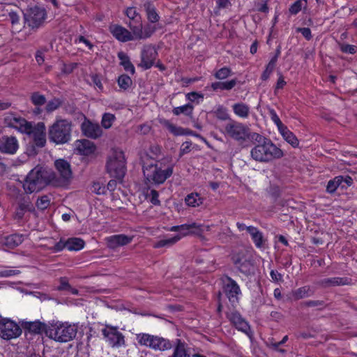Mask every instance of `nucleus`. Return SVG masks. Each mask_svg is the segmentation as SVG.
Instances as JSON below:
<instances>
[{"label":"nucleus","instance_id":"obj_1","mask_svg":"<svg viewBox=\"0 0 357 357\" xmlns=\"http://www.w3.org/2000/svg\"><path fill=\"white\" fill-rule=\"evenodd\" d=\"M210 229V225H199L196 222L181 225V229H179L178 234L168 238L160 240L155 244L154 247L156 248L169 247L175 244L183 236L189 234L201 236L204 231H208Z\"/></svg>","mask_w":357,"mask_h":357},{"label":"nucleus","instance_id":"obj_2","mask_svg":"<svg viewBox=\"0 0 357 357\" xmlns=\"http://www.w3.org/2000/svg\"><path fill=\"white\" fill-rule=\"evenodd\" d=\"M77 333V325L56 321L48 325L46 335L56 342H67L75 338Z\"/></svg>","mask_w":357,"mask_h":357},{"label":"nucleus","instance_id":"obj_3","mask_svg":"<svg viewBox=\"0 0 357 357\" xmlns=\"http://www.w3.org/2000/svg\"><path fill=\"white\" fill-rule=\"evenodd\" d=\"M251 157L258 162H269L283 156L282 151L269 139L255 145L250 151Z\"/></svg>","mask_w":357,"mask_h":357},{"label":"nucleus","instance_id":"obj_4","mask_svg":"<svg viewBox=\"0 0 357 357\" xmlns=\"http://www.w3.org/2000/svg\"><path fill=\"white\" fill-rule=\"evenodd\" d=\"M72 123L70 121L56 119L49 127L48 137L50 142L56 144L68 143L71 139Z\"/></svg>","mask_w":357,"mask_h":357},{"label":"nucleus","instance_id":"obj_5","mask_svg":"<svg viewBox=\"0 0 357 357\" xmlns=\"http://www.w3.org/2000/svg\"><path fill=\"white\" fill-rule=\"evenodd\" d=\"M143 173L146 179L155 184L163 183L173 173V167L162 169L157 164L146 162L144 160Z\"/></svg>","mask_w":357,"mask_h":357},{"label":"nucleus","instance_id":"obj_6","mask_svg":"<svg viewBox=\"0 0 357 357\" xmlns=\"http://www.w3.org/2000/svg\"><path fill=\"white\" fill-rule=\"evenodd\" d=\"M107 169L110 175L117 179H122L126 174V158L120 149H114L108 159Z\"/></svg>","mask_w":357,"mask_h":357},{"label":"nucleus","instance_id":"obj_7","mask_svg":"<svg viewBox=\"0 0 357 357\" xmlns=\"http://www.w3.org/2000/svg\"><path fill=\"white\" fill-rule=\"evenodd\" d=\"M47 184L42 167L36 166L27 175L23 188L26 193L31 194L40 190Z\"/></svg>","mask_w":357,"mask_h":357},{"label":"nucleus","instance_id":"obj_8","mask_svg":"<svg viewBox=\"0 0 357 357\" xmlns=\"http://www.w3.org/2000/svg\"><path fill=\"white\" fill-rule=\"evenodd\" d=\"M136 338L141 346L149 347L155 351H166L172 347V344L169 340L158 335L139 333L137 335Z\"/></svg>","mask_w":357,"mask_h":357},{"label":"nucleus","instance_id":"obj_9","mask_svg":"<svg viewBox=\"0 0 357 357\" xmlns=\"http://www.w3.org/2000/svg\"><path fill=\"white\" fill-rule=\"evenodd\" d=\"M102 335L106 342L113 348H120L125 346V337L119 331L118 327L105 324L101 329Z\"/></svg>","mask_w":357,"mask_h":357},{"label":"nucleus","instance_id":"obj_10","mask_svg":"<svg viewBox=\"0 0 357 357\" xmlns=\"http://www.w3.org/2000/svg\"><path fill=\"white\" fill-rule=\"evenodd\" d=\"M22 334V329L14 321L0 317V337L9 340L18 337Z\"/></svg>","mask_w":357,"mask_h":357},{"label":"nucleus","instance_id":"obj_11","mask_svg":"<svg viewBox=\"0 0 357 357\" xmlns=\"http://www.w3.org/2000/svg\"><path fill=\"white\" fill-rule=\"evenodd\" d=\"M46 17V10L39 7L30 8L24 15L25 22L32 29H38L44 23Z\"/></svg>","mask_w":357,"mask_h":357},{"label":"nucleus","instance_id":"obj_12","mask_svg":"<svg viewBox=\"0 0 357 357\" xmlns=\"http://www.w3.org/2000/svg\"><path fill=\"white\" fill-rule=\"evenodd\" d=\"M249 128L242 123L232 121L225 126L227 134L238 142H245Z\"/></svg>","mask_w":357,"mask_h":357},{"label":"nucleus","instance_id":"obj_13","mask_svg":"<svg viewBox=\"0 0 357 357\" xmlns=\"http://www.w3.org/2000/svg\"><path fill=\"white\" fill-rule=\"evenodd\" d=\"M223 287L224 292L233 306L238 303L239 298L241 296V290L237 282L231 278L227 276Z\"/></svg>","mask_w":357,"mask_h":357},{"label":"nucleus","instance_id":"obj_14","mask_svg":"<svg viewBox=\"0 0 357 357\" xmlns=\"http://www.w3.org/2000/svg\"><path fill=\"white\" fill-rule=\"evenodd\" d=\"M158 52L152 45H144L141 52V62L139 66L144 70L151 68L156 59Z\"/></svg>","mask_w":357,"mask_h":357},{"label":"nucleus","instance_id":"obj_15","mask_svg":"<svg viewBox=\"0 0 357 357\" xmlns=\"http://www.w3.org/2000/svg\"><path fill=\"white\" fill-rule=\"evenodd\" d=\"M19 149V142L14 136L3 135L0 137V152L13 155Z\"/></svg>","mask_w":357,"mask_h":357},{"label":"nucleus","instance_id":"obj_16","mask_svg":"<svg viewBox=\"0 0 357 357\" xmlns=\"http://www.w3.org/2000/svg\"><path fill=\"white\" fill-rule=\"evenodd\" d=\"M26 134L32 136L35 145L38 147H43L46 143L45 126L43 122L31 126V131Z\"/></svg>","mask_w":357,"mask_h":357},{"label":"nucleus","instance_id":"obj_17","mask_svg":"<svg viewBox=\"0 0 357 357\" xmlns=\"http://www.w3.org/2000/svg\"><path fill=\"white\" fill-rule=\"evenodd\" d=\"M83 134L90 138L96 139L102 134V130L98 123H93L85 119L81 126Z\"/></svg>","mask_w":357,"mask_h":357},{"label":"nucleus","instance_id":"obj_18","mask_svg":"<svg viewBox=\"0 0 357 357\" xmlns=\"http://www.w3.org/2000/svg\"><path fill=\"white\" fill-rule=\"evenodd\" d=\"M109 30L112 36L121 42L125 43L134 40L131 32L121 25L111 24Z\"/></svg>","mask_w":357,"mask_h":357},{"label":"nucleus","instance_id":"obj_19","mask_svg":"<svg viewBox=\"0 0 357 357\" xmlns=\"http://www.w3.org/2000/svg\"><path fill=\"white\" fill-rule=\"evenodd\" d=\"M227 317L236 329L245 334H248L250 326L238 312H231L228 313Z\"/></svg>","mask_w":357,"mask_h":357},{"label":"nucleus","instance_id":"obj_20","mask_svg":"<svg viewBox=\"0 0 357 357\" xmlns=\"http://www.w3.org/2000/svg\"><path fill=\"white\" fill-rule=\"evenodd\" d=\"M74 149L79 154L84 155H89L96 151L94 144L86 139L76 140L74 142Z\"/></svg>","mask_w":357,"mask_h":357},{"label":"nucleus","instance_id":"obj_21","mask_svg":"<svg viewBox=\"0 0 357 357\" xmlns=\"http://www.w3.org/2000/svg\"><path fill=\"white\" fill-rule=\"evenodd\" d=\"M132 240V237L125 234H116L107 237V243L109 248L115 249L119 246L128 245Z\"/></svg>","mask_w":357,"mask_h":357},{"label":"nucleus","instance_id":"obj_22","mask_svg":"<svg viewBox=\"0 0 357 357\" xmlns=\"http://www.w3.org/2000/svg\"><path fill=\"white\" fill-rule=\"evenodd\" d=\"M23 327L29 333L37 335H40L43 333L46 334V331L48 330V325L40 321H26L23 324Z\"/></svg>","mask_w":357,"mask_h":357},{"label":"nucleus","instance_id":"obj_23","mask_svg":"<svg viewBox=\"0 0 357 357\" xmlns=\"http://www.w3.org/2000/svg\"><path fill=\"white\" fill-rule=\"evenodd\" d=\"M351 279L347 277L329 278L323 279L320 281V284L324 287L349 285L351 284Z\"/></svg>","mask_w":357,"mask_h":357},{"label":"nucleus","instance_id":"obj_24","mask_svg":"<svg viewBox=\"0 0 357 357\" xmlns=\"http://www.w3.org/2000/svg\"><path fill=\"white\" fill-rule=\"evenodd\" d=\"M55 167L60 176L63 181H68L72 176V171L70 164L63 159L55 161Z\"/></svg>","mask_w":357,"mask_h":357},{"label":"nucleus","instance_id":"obj_25","mask_svg":"<svg viewBox=\"0 0 357 357\" xmlns=\"http://www.w3.org/2000/svg\"><path fill=\"white\" fill-rule=\"evenodd\" d=\"M8 125L20 132L26 134L31 131L32 123L20 117H13L10 119Z\"/></svg>","mask_w":357,"mask_h":357},{"label":"nucleus","instance_id":"obj_26","mask_svg":"<svg viewBox=\"0 0 357 357\" xmlns=\"http://www.w3.org/2000/svg\"><path fill=\"white\" fill-rule=\"evenodd\" d=\"M248 232L250 234L253 243L257 248H262L265 242L264 235L257 227L249 226Z\"/></svg>","mask_w":357,"mask_h":357},{"label":"nucleus","instance_id":"obj_27","mask_svg":"<svg viewBox=\"0 0 357 357\" xmlns=\"http://www.w3.org/2000/svg\"><path fill=\"white\" fill-rule=\"evenodd\" d=\"M24 241L22 234H11L3 237L2 243L9 248H14L20 245Z\"/></svg>","mask_w":357,"mask_h":357},{"label":"nucleus","instance_id":"obj_28","mask_svg":"<svg viewBox=\"0 0 357 357\" xmlns=\"http://www.w3.org/2000/svg\"><path fill=\"white\" fill-rule=\"evenodd\" d=\"M279 132L282 136L283 139L294 148L298 146L299 141L298 138L286 126L280 129Z\"/></svg>","mask_w":357,"mask_h":357},{"label":"nucleus","instance_id":"obj_29","mask_svg":"<svg viewBox=\"0 0 357 357\" xmlns=\"http://www.w3.org/2000/svg\"><path fill=\"white\" fill-rule=\"evenodd\" d=\"M187 344L180 339L174 342V351L172 357H188Z\"/></svg>","mask_w":357,"mask_h":357},{"label":"nucleus","instance_id":"obj_30","mask_svg":"<svg viewBox=\"0 0 357 357\" xmlns=\"http://www.w3.org/2000/svg\"><path fill=\"white\" fill-rule=\"evenodd\" d=\"M137 24L133 25L130 22L128 24L132 31V37L135 39H144L149 38L152 35V32L144 34L141 22H136Z\"/></svg>","mask_w":357,"mask_h":357},{"label":"nucleus","instance_id":"obj_31","mask_svg":"<svg viewBox=\"0 0 357 357\" xmlns=\"http://www.w3.org/2000/svg\"><path fill=\"white\" fill-rule=\"evenodd\" d=\"M185 202L190 207H198L204 202V199L196 192L188 194L185 198Z\"/></svg>","mask_w":357,"mask_h":357},{"label":"nucleus","instance_id":"obj_32","mask_svg":"<svg viewBox=\"0 0 357 357\" xmlns=\"http://www.w3.org/2000/svg\"><path fill=\"white\" fill-rule=\"evenodd\" d=\"M118 57L120 60V64L123 67L124 70L133 75L135 72V69L128 56L124 52H121L118 54Z\"/></svg>","mask_w":357,"mask_h":357},{"label":"nucleus","instance_id":"obj_33","mask_svg":"<svg viewBox=\"0 0 357 357\" xmlns=\"http://www.w3.org/2000/svg\"><path fill=\"white\" fill-rule=\"evenodd\" d=\"M313 294L314 291L309 286L300 287L292 292L293 297L295 300L310 297Z\"/></svg>","mask_w":357,"mask_h":357},{"label":"nucleus","instance_id":"obj_34","mask_svg":"<svg viewBox=\"0 0 357 357\" xmlns=\"http://www.w3.org/2000/svg\"><path fill=\"white\" fill-rule=\"evenodd\" d=\"M233 261L241 272L248 273L252 268V264L249 259H233Z\"/></svg>","mask_w":357,"mask_h":357},{"label":"nucleus","instance_id":"obj_35","mask_svg":"<svg viewBox=\"0 0 357 357\" xmlns=\"http://www.w3.org/2000/svg\"><path fill=\"white\" fill-rule=\"evenodd\" d=\"M234 114L243 119H246L249 116L250 107L245 103H236L232 106Z\"/></svg>","mask_w":357,"mask_h":357},{"label":"nucleus","instance_id":"obj_36","mask_svg":"<svg viewBox=\"0 0 357 357\" xmlns=\"http://www.w3.org/2000/svg\"><path fill=\"white\" fill-rule=\"evenodd\" d=\"M144 9L146 12L147 18L151 23L158 22L160 19L158 14L157 13L154 6L151 2H146L144 4Z\"/></svg>","mask_w":357,"mask_h":357},{"label":"nucleus","instance_id":"obj_37","mask_svg":"<svg viewBox=\"0 0 357 357\" xmlns=\"http://www.w3.org/2000/svg\"><path fill=\"white\" fill-rule=\"evenodd\" d=\"M67 249L70 251H78L84 246V241L79 238H70L66 241Z\"/></svg>","mask_w":357,"mask_h":357},{"label":"nucleus","instance_id":"obj_38","mask_svg":"<svg viewBox=\"0 0 357 357\" xmlns=\"http://www.w3.org/2000/svg\"><path fill=\"white\" fill-rule=\"evenodd\" d=\"M307 0H296L292 3L289 8V12L291 15H295L298 14L302 9L304 10L307 8Z\"/></svg>","mask_w":357,"mask_h":357},{"label":"nucleus","instance_id":"obj_39","mask_svg":"<svg viewBox=\"0 0 357 357\" xmlns=\"http://www.w3.org/2000/svg\"><path fill=\"white\" fill-rule=\"evenodd\" d=\"M342 178L341 176H337L333 179L330 180L326 185V191L328 193H333L338 187H341Z\"/></svg>","mask_w":357,"mask_h":357},{"label":"nucleus","instance_id":"obj_40","mask_svg":"<svg viewBox=\"0 0 357 357\" xmlns=\"http://www.w3.org/2000/svg\"><path fill=\"white\" fill-rule=\"evenodd\" d=\"M276 62H277V56L273 57L271 59V61L268 62L265 70L263 72V73L261 75L262 80H267L269 78L270 75H271V73H273V71L275 68Z\"/></svg>","mask_w":357,"mask_h":357},{"label":"nucleus","instance_id":"obj_41","mask_svg":"<svg viewBox=\"0 0 357 357\" xmlns=\"http://www.w3.org/2000/svg\"><path fill=\"white\" fill-rule=\"evenodd\" d=\"M193 110V106L191 104H185L182 106H179L174 108L173 114L174 115H179L181 114H183L187 116H190L192 114Z\"/></svg>","mask_w":357,"mask_h":357},{"label":"nucleus","instance_id":"obj_42","mask_svg":"<svg viewBox=\"0 0 357 357\" xmlns=\"http://www.w3.org/2000/svg\"><path fill=\"white\" fill-rule=\"evenodd\" d=\"M248 139L252 142H257V144H260L268 140V139L264 137L263 135L257 133V132H252L248 129V137H246V140Z\"/></svg>","mask_w":357,"mask_h":357},{"label":"nucleus","instance_id":"obj_43","mask_svg":"<svg viewBox=\"0 0 357 357\" xmlns=\"http://www.w3.org/2000/svg\"><path fill=\"white\" fill-rule=\"evenodd\" d=\"M116 117L114 114L110 113H105L102 115L101 124L102 126L105 129H109L112 127L113 123L114 122Z\"/></svg>","mask_w":357,"mask_h":357},{"label":"nucleus","instance_id":"obj_44","mask_svg":"<svg viewBox=\"0 0 357 357\" xmlns=\"http://www.w3.org/2000/svg\"><path fill=\"white\" fill-rule=\"evenodd\" d=\"M117 82L121 89L126 90L132 84V79L127 75H121L119 77Z\"/></svg>","mask_w":357,"mask_h":357},{"label":"nucleus","instance_id":"obj_45","mask_svg":"<svg viewBox=\"0 0 357 357\" xmlns=\"http://www.w3.org/2000/svg\"><path fill=\"white\" fill-rule=\"evenodd\" d=\"M126 15L134 22H139L141 17L138 12L137 11L136 8L135 7H128L125 10Z\"/></svg>","mask_w":357,"mask_h":357},{"label":"nucleus","instance_id":"obj_46","mask_svg":"<svg viewBox=\"0 0 357 357\" xmlns=\"http://www.w3.org/2000/svg\"><path fill=\"white\" fill-rule=\"evenodd\" d=\"M231 75V70L227 67H223L217 70L214 76L218 79H225Z\"/></svg>","mask_w":357,"mask_h":357},{"label":"nucleus","instance_id":"obj_47","mask_svg":"<svg viewBox=\"0 0 357 357\" xmlns=\"http://www.w3.org/2000/svg\"><path fill=\"white\" fill-rule=\"evenodd\" d=\"M62 104V101L59 98H53L50 100L45 107L47 112H52L58 109Z\"/></svg>","mask_w":357,"mask_h":357},{"label":"nucleus","instance_id":"obj_48","mask_svg":"<svg viewBox=\"0 0 357 357\" xmlns=\"http://www.w3.org/2000/svg\"><path fill=\"white\" fill-rule=\"evenodd\" d=\"M167 128L174 135H185L188 134V132L185 129L169 123H167Z\"/></svg>","mask_w":357,"mask_h":357},{"label":"nucleus","instance_id":"obj_49","mask_svg":"<svg viewBox=\"0 0 357 357\" xmlns=\"http://www.w3.org/2000/svg\"><path fill=\"white\" fill-rule=\"evenodd\" d=\"M158 192L155 190L147 191L146 198L154 205H160V200L158 199Z\"/></svg>","mask_w":357,"mask_h":357},{"label":"nucleus","instance_id":"obj_50","mask_svg":"<svg viewBox=\"0 0 357 357\" xmlns=\"http://www.w3.org/2000/svg\"><path fill=\"white\" fill-rule=\"evenodd\" d=\"M60 65V69L62 75L70 74L77 66L76 63H65L63 62H61Z\"/></svg>","mask_w":357,"mask_h":357},{"label":"nucleus","instance_id":"obj_51","mask_svg":"<svg viewBox=\"0 0 357 357\" xmlns=\"http://www.w3.org/2000/svg\"><path fill=\"white\" fill-rule=\"evenodd\" d=\"M269 114L271 121L276 125L278 131L285 126V125H284L282 122L280 121L278 115L273 109H269Z\"/></svg>","mask_w":357,"mask_h":357},{"label":"nucleus","instance_id":"obj_52","mask_svg":"<svg viewBox=\"0 0 357 357\" xmlns=\"http://www.w3.org/2000/svg\"><path fill=\"white\" fill-rule=\"evenodd\" d=\"M20 273L19 270L13 269L11 267H6L5 268L0 270V277L8 278L17 275Z\"/></svg>","mask_w":357,"mask_h":357},{"label":"nucleus","instance_id":"obj_53","mask_svg":"<svg viewBox=\"0 0 357 357\" xmlns=\"http://www.w3.org/2000/svg\"><path fill=\"white\" fill-rule=\"evenodd\" d=\"M32 102L36 106H40L45 103L46 99L43 95L39 93H33L31 97Z\"/></svg>","mask_w":357,"mask_h":357},{"label":"nucleus","instance_id":"obj_54","mask_svg":"<svg viewBox=\"0 0 357 357\" xmlns=\"http://www.w3.org/2000/svg\"><path fill=\"white\" fill-rule=\"evenodd\" d=\"M91 191L97 195H105L107 192V188L102 183L94 182L91 187Z\"/></svg>","mask_w":357,"mask_h":357},{"label":"nucleus","instance_id":"obj_55","mask_svg":"<svg viewBox=\"0 0 357 357\" xmlns=\"http://www.w3.org/2000/svg\"><path fill=\"white\" fill-rule=\"evenodd\" d=\"M267 346L271 348L272 350L284 354L286 353V350L281 349L280 347L282 344H279L278 342L274 341L273 338H270L266 342Z\"/></svg>","mask_w":357,"mask_h":357},{"label":"nucleus","instance_id":"obj_56","mask_svg":"<svg viewBox=\"0 0 357 357\" xmlns=\"http://www.w3.org/2000/svg\"><path fill=\"white\" fill-rule=\"evenodd\" d=\"M50 199L48 196L44 195L38 199L36 205L40 209H45L48 207Z\"/></svg>","mask_w":357,"mask_h":357},{"label":"nucleus","instance_id":"obj_57","mask_svg":"<svg viewBox=\"0 0 357 357\" xmlns=\"http://www.w3.org/2000/svg\"><path fill=\"white\" fill-rule=\"evenodd\" d=\"M160 147L155 145L151 146L149 149V153H147V157L151 158V159H155L160 154Z\"/></svg>","mask_w":357,"mask_h":357},{"label":"nucleus","instance_id":"obj_58","mask_svg":"<svg viewBox=\"0 0 357 357\" xmlns=\"http://www.w3.org/2000/svg\"><path fill=\"white\" fill-rule=\"evenodd\" d=\"M59 282L60 284L57 287V290L59 291H67L71 286L68 282V280L66 277L60 278Z\"/></svg>","mask_w":357,"mask_h":357},{"label":"nucleus","instance_id":"obj_59","mask_svg":"<svg viewBox=\"0 0 357 357\" xmlns=\"http://www.w3.org/2000/svg\"><path fill=\"white\" fill-rule=\"evenodd\" d=\"M186 98L188 100L191 102L197 101V102H199V100L203 99L204 96L197 92H190L186 95Z\"/></svg>","mask_w":357,"mask_h":357},{"label":"nucleus","instance_id":"obj_60","mask_svg":"<svg viewBox=\"0 0 357 357\" xmlns=\"http://www.w3.org/2000/svg\"><path fill=\"white\" fill-rule=\"evenodd\" d=\"M216 116L222 120H226L229 118L227 109L223 107H219L216 110Z\"/></svg>","mask_w":357,"mask_h":357},{"label":"nucleus","instance_id":"obj_61","mask_svg":"<svg viewBox=\"0 0 357 357\" xmlns=\"http://www.w3.org/2000/svg\"><path fill=\"white\" fill-rule=\"evenodd\" d=\"M296 31L301 33L307 40H310L312 38L311 30L310 28H297Z\"/></svg>","mask_w":357,"mask_h":357},{"label":"nucleus","instance_id":"obj_62","mask_svg":"<svg viewBox=\"0 0 357 357\" xmlns=\"http://www.w3.org/2000/svg\"><path fill=\"white\" fill-rule=\"evenodd\" d=\"M64 248L67 249L66 245V241H63L62 240L59 241L58 243H56L52 248L51 250L54 252H58L60 251H62Z\"/></svg>","mask_w":357,"mask_h":357},{"label":"nucleus","instance_id":"obj_63","mask_svg":"<svg viewBox=\"0 0 357 357\" xmlns=\"http://www.w3.org/2000/svg\"><path fill=\"white\" fill-rule=\"evenodd\" d=\"M8 18L13 26L18 24L20 22V16L16 12H9Z\"/></svg>","mask_w":357,"mask_h":357},{"label":"nucleus","instance_id":"obj_64","mask_svg":"<svg viewBox=\"0 0 357 357\" xmlns=\"http://www.w3.org/2000/svg\"><path fill=\"white\" fill-rule=\"evenodd\" d=\"M343 181H342L341 188H347L353 184V179L349 176H341Z\"/></svg>","mask_w":357,"mask_h":357}]
</instances>
